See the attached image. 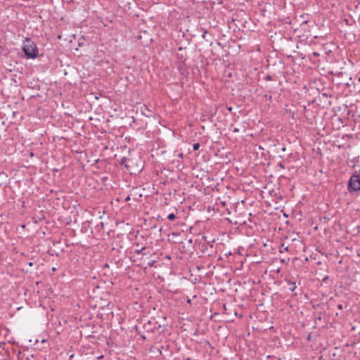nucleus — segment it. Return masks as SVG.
Listing matches in <instances>:
<instances>
[{
  "label": "nucleus",
  "instance_id": "f257e3e1",
  "mask_svg": "<svg viewBox=\"0 0 360 360\" xmlns=\"http://www.w3.org/2000/svg\"><path fill=\"white\" fill-rule=\"evenodd\" d=\"M22 51L29 58L34 59L38 56V49L35 44L28 38L23 41Z\"/></svg>",
  "mask_w": 360,
  "mask_h": 360
},
{
  "label": "nucleus",
  "instance_id": "f03ea898",
  "mask_svg": "<svg viewBox=\"0 0 360 360\" xmlns=\"http://www.w3.org/2000/svg\"><path fill=\"white\" fill-rule=\"evenodd\" d=\"M122 164L124 165L125 167L130 172V174H136L137 172H141L142 167L136 165V167H134V160L133 159H127L125 158H122Z\"/></svg>",
  "mask_w": 360,
  "mask_h": 360
},
{
  "label": "nucleus",
  "instance_id": "7ed1b4c3",
  "mask_svg": "<svg viewBox=\"0 0 360 360\" xmlns=\"http://www.w3.org/2000/svg\"><path fill=\"white\" fill-rule=\"evenodd\" d=\"M349 189L352 191H360V174H354L350 177Z\"/></svg>",
  "mask_w": 360,
  "mask_h": 360
},
{
  "label": "nucleus",
  "instance_id": "20e7f679",
  "mask_svg": "<svg viewBox=\"0 0 360 360\" xmlns=\"http://www.w3.org/2000/svg\"><path fill=\"white\" fill-rule=\"evenodd\" d=\"M176 218V216L174 213H170L169 214H168L167 216V219L169 220H174V219Z\"/></svg>",
  "mask_w": 360,
  "mask_h": 360
},
{
  "label": "nucleus",
  "instance_id": "39448f33",
  "mask_svg": "<svg viewBox=\"0 0 360 360\" xmlns=\"http://www.w3.org/2000/svg\"><path fill=\"white\" fill-rule=\"evenodd\" d=\"M200 144L199 143H194L193 146V150H196L199 148Z\"/></svg>",
  "mask_w": 360,
  "mask_h": 360
},
{
  "label": "nucleus",
  "instance_id": "423d86ee",
  "mask_svg": "<svg viewBox=\"0 0 360 360\" xmlns=\"http://www.w3.org/2000/svg\"><path fill=\"white\" fill-rule=\"evenodd\" d=\"M290 284L292 285L291 287L290 288V290L291 291H293L295 289V288H296L295 283H290Z\"/></svg>",
  "mask_w": 360,
  "mask_h": 360
},
{
  "label": "nucleus",
  "instance_id": "0eeeda50",
  "mask_svg": "<svg viewBox=\"0 0 360 360\" xmlns=\"http://www.w3.org/2000/svg\"><path fill=\"white\" fill-rule=\"evenodd\" d=\"M144 249H145V248H142L141 250H136V253L140 254Z\"/></svg>",
  "mask_w": 360,
  "mask_h": 360
},
{
  "label": "nucleus",
  "instance_id": "6e6552de",
  "mask_svg": "<svg viewBox=\"0 0 360 360\" xmlns=\"http://www.w3.org/2000/svg\"><path fill=\"white\" fill-rule=\"evenodd\" d=\"M179 158H183V154H182V153H180V154L179 155Z\"/></svg>",
  "mask_w": 360,
  "mask_h": 360
},
{
  "label": "nucleus",
  "instance_id": "1a4fd4ad",
  "mask_svg": "<svg viewBox=\"0 0 360 360\" xmlns=\"http://www.w3.org/2000/svg\"><path fill=\"white\" fill-rule=\"evenodd\" d=\"M338 307H339L340 309H341V308H342V305H341V304H340V305L338 306Z\"/></svg>",
  "mask_w": 360,
  "mask_h": 360
}]
</instances>
